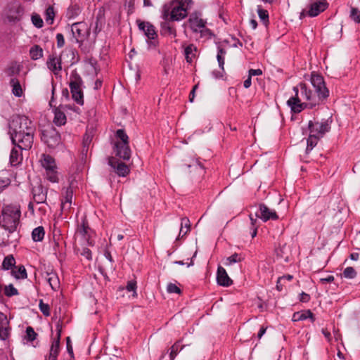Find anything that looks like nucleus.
Wrapping results in <instances>:
<instances>
[{
    "label": "nucleus",
    "instance_id": "24",
    "mask_svg": "<svg viewBox=\"0 0 360 360\" xmlns=\"http://www.w3.org/2000/svg\"><path fill=\"white\" fill-rule=\"evenodd\" d=\"M53 122L57 126H62L66 123V116L60 108L56 109Z\"/></svg>",
    "mask_w": 360,
    "mask_h": 360
},
{
    "label": "nucleus",
    "instance_id": "37",
    "mask_svg": "<svg viewBox=\"0 0 360 360\" xmlns=\"http://www.w3.org/2000/svg\"><path fill=\"white\" fill-rule=\"evenodd\" d=\"M181 227L180 231H179V236H181L183 237L190 230V221H189V219H187V218L181 219Z\"/></svg>",
    "mask_w": 360,
    "mask_h": 360
},
{
    "label": "nucleus",
    "instance_id": "10",
    "mask_svg": "<svg viewBox=\"0 0 360 360\" xmlns=\"http://www.w3.org/2000/svg\"><path fill=\"white\" fill-rule=\"evenodd\" d=\"M328 7V3L326 0H319L312 2L309 4L308 10H302L300 13V19L305 16L311 18L319 15L321 13L323 12Z\"/></svg>",
    "mask_w": 360,
    "mask_h": 360
},
{
    "label": "nucleus",
    "instance_id": "13",
    "mask_svg": "<svg viewBox=\"0 0 360 360\" xmlns=\"http://www.w3.org/2000/svg\"><path fill=\"white\" fill-rule=\"evenodd\" d=\"M255 217L260 218L263 221L268 220H277L278 216L274 210H270L266 205L261 203L259 205V212H257Z\"/></svg>",
    "mask_w": 360,
    "mask_h": 360
},
{
    "label": "nucleus",
    "instance_id": "17",
    "mask_svg": "<svg viewBox=\"0 0 360 360\" xmlns=\"http://www.w3.org/2000/svg\"><path fill=\"white\" fill-rule=\"evenodd\" d=\"M33 199L37 204L44 203L46 200L47 190L41 184L34 186L32 190Z\"/></svg>",
    "mask_w": 360,
    "mask_h": 360
},
{
    "label": "nucleus",
    "instance_id": "7",
    "mask_svg": "<svg viewBox=\"0 0 360 360\" xmlns=\"http://www.w3.org/2000/svg\"><path fill=\"white\" fill-rule=\"evenodd\" d=\"M71 32L78 44H82L90 36V27L84 22L73 23L71 26Z\"/></svg>",
    "mask_w": 360,
    "mask_h": 360
},
{
    "label": "nucleus",
    "instance_id": "57",
    "mask_svg": "<svg viewBox=\"0 0 360 360\" xmlns=\"http://www.w3.org/2000/svg\"><path fill=\"white\" fill-rule=\"evenodd\" d=\"M126 289L128 292H133L134 295H136V281L131 280V281H128L127 286H126Z\"/></svg>",
    "mask_w": 360,
    "mask_h": 360
},
{
    "label": "nucleus",
    "instance_id": "56",
    "mask_svg": "<svg viewBox=\"0 0 360 360\" xmlns=\"http://www.w3.org/2000/svg\"><path fill=\"white\" fill-rule=\"evenodd\" d=\"M9 327L8 326H5L4 327L0 328V339L2 340H5L8 338L9 335Z\"/></svg>",
    "mask_w": 360,
    "mask_h": 360
},
{
    "label": "nucleus",
    "instance_id": "36",
    "mask_svg": "<svg viewBox=\"0 0 360 360\" xmlns=\"http://www.w3.org/2000/svg\"><path fill=\"white\" fill-rule=\"evenodd\" d=\"M115 136L119 139V141H117L115 143H129V136L124 129H117L115 134Z\"/></svg>",
    "mask_w": 360,
    "mask_h": 360
},
{
    "label": "nucleus",
    "instance_id": "27",
    "mask_svg": "<svg viewBox=\"0 0 360 360\" xmlns=\"http://www.w3.org/2000/svg\"><path fill=\"white\" fill-rule=\"evenodd\" d=\"M174 4H176L175 0L170 1L169 4H165L162 8V18L165 20H168L170 19V13L172 8L174 6Z\"/></svg>",
    "mask_w": 360,
    "mask_h": 360
},
{
    "label": "nucleus",
    "instance_id": "12",
    "mask_svg": "<svg viewBox=\"0 0 360 360\" xmlns=\"http://www.w3.org/2000/svg\"><path fill=\"white\" fill-rule=\"evenodd\" d=\"M108 165L119 176L124 177L130 172L129 167L125 163L120 162L116 158H109Z\"/></svg>",
    "mask_w": 360,
    "mask_h": 360
},
{
    "label": "nucleus",
    "instance_id": "29",
    "mask_svg": "<svg viewBox=\"0 0 360 360\" xmlns=\"http://www.w3.org/2000/svg\"><path fill=\"white\" fill-rule=\"evenodd\" d=\"M45 235L44 229L43 226H38L33 229L32 232V240L35 242L41 241Z\"/></svg>",
    "mask_w": 360,
    "mask_h": 360
},
{
    "label": "nucleus",
    "instance_id": "31",
    "mask_svg": "<svg viewBox=\"0 0 360 360\" xmlns=\"http://www.w3.org/2000/svg\"><path fill=\"white\" fill-rule=\"evenodd\" d=\"M41 165L45 169V171L52 168H56V167L54 159L49 155H44V158L41 160Z\"/></svg>",
    "mask_w": 360,
    "mask_h": 360
},
{
    "label": "nucleus",
    "instance_id": "58",
    "mask_svg": "<svg viewBox=\"0 0 360 360\" xmlns=\"http://www.w3.org/2000/svg\"><path fill=\"white\" fill-rule=\"evenodd\" d=\"M66 347L68 354H70L71 358H74L73 349L71 344V340L70 337L66 338Z\"/></svg>",
    "mask_w": 360,
    "mask_h": 360
},
{
    "label": "nucleus",
    "instance_id": "26",
    "mask_svg": "<svg viewBox=\"0 0 360 360\" xmlns=\"http://www.w3.org/2000/svg\"><path fill=\"white\" fill-rule=\"evenodd\" d=\"M10 85L12 86V93L16 97H21L23 92L19 80L13 77L11 79Z\"/></svg>",
    "mask_w": 360,
    "mask_h": 360
},
{
    "label": "nucleus",
    "instance_id": "16",
    "mask_svg": "<svg viewBox=\"0 0 360 360\" xmlns=\"http://www.w3.org/2000/svg\"><path fill=\"white\" fill-rule=\"evenodd\" d=\"M187 8L184 7L181 4L174 5L170 13V20L172 21H179L187 16Z\"/></svg>",
    "mask_w": 360,
    "mask_h": 360
},
{
    "label": "nucleus",
    "instance_id": "53",
    "mask_svg": "<svg viewBox=\"0 0 360 360\" xmlns=\"http://www.w3.org/2000/svg\"><path fill=\"white\" fill-rule=\"evenodd\" d=\"M59 350H60V349H58L57 347H51L50 352H49V355L48 357H46L45 359H47V360H56L57 357H58V355L59 354Z\"/></svg>",
    "mask_w": 360,
    "mask_h": 360
},
{
    "label": "nucleus",
    "instance_id": "45",
    "mask_svg": "<svg viewBox=\"0 0 360 360\" xmlns=\"http://www.w3.org/2000/svg\"><path fill=\"white\" fill-rule=\"evenodd\" d=\"M37 336V333L34 331V330L33 329L32 327L28 326L26 328L25 339L28 342H32L33 340H34L36 339Z\"/></svg>",
    "mask_w": 360,
    "mask_h": 360
},
{
    "label": "nucleus",
    "instance_id": "61",
    "mask_svg": "<svg viewBox=\"0 0 360 360\" xmlns=\"http://www.w3.org/2000/svg\"><path fill=\"white\" fill-rule=\"evenodd\" d=\"M9 323L7 316L2 312H0V328L8 326Z\"/></svg>",
    "mask_w": 360,
    "mask_h": 360
},
{
    "label": "nucleus",
    "instance_id": "1",
    "mask_svg": "<svg viewBox=\"0 0 360 360\" xmlns=\"http://www.w3.org/2000/svg\"><path fill=\"white\" fill-rule=\"evenodd\" d=\"M8 128L13 145L25 150L32 148L35 127L27 116L13 115L9 121Z\"/></svg>",
    "mask_w": 360,
    "mask_h": 360
},
{
    "label": "nucleus",
    "instance_id": "30",
    "mask_svg": "<svg viewBox=\"0 0 360 360\" xmlns=\"http://www.w3.org/2000/svg\"><path fill=\"white\" fill-rule=\"evenodd\" d=\"M182 166L187 168H193L200 174H202L204 172V167L198 160H192L189 163L186 162Z\"/></svg>",
    "mask_w": 360,
    "mask_h": 360
},
{
    "label": "nucleus",
    "instance_id": "18",
    "mask_svg": "<svg viewBox=\"0 0 360 360\" xmlns=\"http://www.w3.org/2000/svg\"><path fill=\"white\" fill-rule=\"evenodd\" d=\"M217 282L221 286L228 287L232 285L233 281L229 278L225 269L219 266L217 271Z\"/></svg>",
    "mask_w": 360,
    "mask_h": 360
},
{
    "label": "nucleus",
    "instance_id": "46",
    "mask_svg": "<svg viewBox=\"0 0 360 360\" xmlns=\"http://www.w3.org/2000/svg\"><path fill=\"white\" fill-rule=\"evenodd\" d=\"M4 293L7 297H12L18 295V291L13 284H9L5 287Z\"/></svg>",
    "mask_w": 360,
    "mask_h": 360
},
{
    "label": "nucleus",
    "instance_id": "8",
    "mask_svg": "<svg viewBox=\"0 0 360 360\" xmlns=\"http://www.w3.org/2000/svg\"><path fill=\"white\" fill-rule=\"evenodd\" d=\"M311 83L315 89V92L323 101L329 96V91L326 86L324 79L322 75L312 72L311 75Z\"/></svg>",
    "mask_w": 360,
    "mask_h": 360
},
{
    "label": "nucleus",
    "instance_id": "19",
    "mask_svg": "<svg viewBox=\"0 0 360 360\" xmlns=\"http://www.w3.org/2000/svg\"><path fill=\"white\" fill-rule=\"evenodd\" d=\"M183 349V347L180 345V342H176L170 348V352L163 354L160 360H174L177 354Z\"/></svg>",
    "mask_w": 360,
    "mask_h": 360
},
{
    "label": "nucleus",
    "instance_id": "60",
    "mask_svg": "<svg viewBox=\"0 0 360 360\" xmlns=\"http://www.w3.org/2000/svg\"><path fill=\"white\" fill-rule=\"evenodd\" d=\"M81 255L83 257H84L86 259H87L88 260H91L92 259L91 251L89 248H84L82 249Z\"/></svg>",
    "mask_w": 360,
    "mask_h": 360
},
{
    "label": "nucleus",
    "instance_id": "23",
    "mask_svg": "<svg viewBox=\"0 0 360 360\" xmlns=\"http://www.w3.org/2000/svg\"><path fill=\"white\" fill-rule=\"evenodd\" d=\"M46 63L49 69L53 71L54 74H56V71H59L62 69L60 60L58 59L56 56H50Z\"/></svg>",
    "mask_w": 360,
    "mask_h": 360
},
{
    "label": "nucleus",
    "instance_id": "39",
    "mask_svg": "<svg viewBox=\"0 0 360 360\" xmlns=\"http://www.w3.org/2000/svg\"><path fill=\"white\" fill-rule=\"evenodd\" d=\"M15 261L13 255H8L6 257L2 262V267L6 270L10 269L12 266H14Z\"/></svg>",
    "mask_w": 360,
    "mask_h": 360
},
{
    "label": "nucleus",
    "instance_id": "50",
    "mask_svg": "<svg viewBox=\"0 0 360 360\" xmlns=\"http://www.w3.org/2000/svg\"><path fill=\"white\" fill-rule=\"evenodd\" d=\"M160 26L162 31H165L170 34H175V30L170 25L169 22L167 20H165L164 22H161Z\"/></svg>",
    "mask_w": 360,
    "mask_h": 360
},
{
    "label": "nucleus",
    "instance_id": "51",
    "mask_svg": "<svg viewBox=\"0 0 360 360\" xmlns=\"http://www.w3.org/2000/svg\"><path fill=\"white\" fill-rule=\"evenodd\" d=\"M39 307L40 311L45 316H49L50 315L49 305L48 304L44 303L42 300H39Z\"/></svg>",
    "mask_w": 360,
    "mask_h": 360
},
{
    "label": "nucleus",
    "instance_id": "21",
    "mask_svg": "<svg viewBox=\"0 0 360 360\" xmlns=\"http://www.w3.org/2000/svg\"><path fill=\"white\" fill-rule=\"evenodd\" d=\"M307 319H309L312 323L315 321L314 315L309 309L295 312L292 315V320L295 322L304 321Z\"/></svg>",
    "mask_w": 360,
    "mask_h": 360
},
{
    "label": "nucleus",
    "instance_id": "33",
    "mask_svg": "<svg viewBox=\"0 0 360 360\" xmlns=\"http://www.w3.org/2000/svg\"><path fill=\"white\" fill-rule=\"evenodd\" d=\"M46 280L53 290H56L59 287V280L56 274H48Z\"/></svg>",
    "mask_w": 360,
    "mask_h": 360
},
{
    "label": "nucleus",
    "instance_id": "4",
    "mask_svg": "<svg viewBox=\"0 0 360 360\" xmlns=\"http://www.w3.org/2000/svg\"><path fill=\"white\" fill-rule=\"evenodd\" d=\"M24 14V6L19 1H13L6 6L2 16L5 22L15 25L22 20Z\"/></svg>",
    "mask_w": 360,
    "mask_h": 360
},
{
    "label": "nucleus",
    "instance_id": "41",
    "mask_svg": "<svg viewBox=\"0 0 360 360\" xmlns=\"http://www.w3.org/2000/svg\"><path fill=\"white\" fill-rule=\"evenodd\" d=\"M103 27V23L101 20V15H98L95 21V26L94 27L93 33L94 36V40L96 39L98 34L101 31Z\"/></svg>",
    "mask_w": 360,
    "mask_h": 360
},
{
    "label": "nucleus",
    "instance_id": "54",
    "mask_svg": "<svg viewBox=\"0 0 360 360\" xmlns=\"http://www.w3.org/2000/svg\"><path fill=\"white\" fill-rule=\"evenodd\" d=\"M89 229L90 228H89L86 219H83L82 225L79 228L78 231L81 235L84 236L85 235H86L88 233V231Z\"/></svg>",
    "mask_w": 360,
    "mask_h": 360
},
{
    "label": "nucleus",
    "instance_id": "35",
    "mask_svg": "<svg viewBox=\"0 0 360 360\" xmlns=\"http://www.w3.org/2000/svg\"><path fill=\"white\" fill-rule=\"evenodd\" d=\"M57 167L46 170V176L49 181L53 183L58 181Z\"/></svg>",
    "mask_w": 360,
    "mask_h": 360
},
{
    "label": "nucleus",
    "instance_id": "34",
    "mask_svg": "<svg viewBox=\"0 0 360 360\" xmlns=\"http://www.w3.org/2000/svg\"><path fill=\"white\" fill-rule=\"evenodd\" d=\"M320 139V137H317V136L311 133L309 134V136L307 139V146L306 148L307 153L311 151L316 146L318 141Z\"/></svg>",
    "mask_w": 360,
    "mask_h": 360
},
{
    "label": "nucleus",
    "instance_id": "3",
    "mask_svg": "<svg viewBox=\"0 0 360 360\" xmlns=\"http://www.w3.org/2000/svg\"><path fill=\"white\" fill-rule=\"evenodd\" d=\"M20 215L19 207L13 205L5 206L1 212L2 226L10 233L14 232L19 224Z\"/></svg>",
    "mask_w": 360,
    "mask_h": 360
},
{
    "label": "nucleus",
    "instance_id": "28",
    "mask_svg": "<svg viewBox=\"0 0 360 360\" xmlns=\"http://www.w3.org/2000/svg\"><path fill=\"white\" fill-rule=\"evenodd\" d=\"M20 70L21 65L16 62H13L7 68L6 72L8 77L13 78L20 73Z\"/></svg>",
    "mask_w": 360,
    "mask_h": 360
},
{
    "label": "nucleus",
    "instance_id": "48",
    "mask_svg": "<svg viewBox=\"0 0 360 360\" xmlns=\"http://www.w3.org/2000/svg\"><path fill=\"white\" fill-rule=\"evenodd\" d=\"M259 18L263 21V22L266 25L269 22V13L266 10H264L261 8H258L257 10Z\"/></svg>",
    "mask_w": 360,
    "mask_h": 360
},
{
    "label": "nucleus",
    "instance_id": "47",
    "mask_svg": "<svg viewBox=\"0 0 360 360\" xmlns=\"http://www.w3.org/2000/svg\"><path fill=\"white\" fill-rule=\"evenodd\" d=\"M356 276V271L355 269L352 266H348L343 271V276L346 278H354Z\"/></svg>",
    "mask_w": 360,
    "mask_h": 360
},
{
    "label": "nucleus",
    "instance_id": "38",
    "mask_svg": "<svg viewBox=\"0 0 360 360\" xmlns=\"http://www.w3.org/2000/svg\"><path fill=\"white\" fill-rule=\"evenodd\" d=\"M55 17V13L53 7L49 6L45 11V19L48 24L52 25Z\"/></svg>",
    "mask_w": 360,
    "mask_h": 360
},
{
    "label": "nucleus",
    "instance_id": "14",
    "mask_svg": "<svg viewBox=\"0 0 360 360\" xmlns=\"http://www.w3.org/2000/svg\"><path fill=\"white\" fill-rule=\"evenodd\" d=\"M113 150L115 155L123 160H129L131 158V151L129 143H115Z\"/></svg>",
    "mask_w": 360,
    "mask_h": 360
},
{
    "label": "nucleus",
    "instance_id": "2",
    "mask_svg": "<svg viewBox=\"0 0 360 360\" xmlns=\"http://www.w3.org/2000/svg\"><path fill=\"white\" fill-rule=\"evenodd\" d=\"M299 86L302 99L305 100L306 102H301V99L298 96V86H294L292 90L295 92V95L290 98L287 101V104L290 107V109L293 112L299 113L307 108H313L314 107L319 105L323 101L316 92H313L311 89L307 88L306 84L300 83Z\"/></svg>",
    "mask_w": 360,
    "mask_h": 360
},
{
    "label": "nucleus",
    "instance_id": "42",
    "mask_svg": "<svg viewBox=\"0 0 360 360\" xmlns=\"http://www.w3.org/2000/svg\"><path fill=\"white\" fill-rule=\"evenodd\" d=\"M80 13V8L77 5L70 6L68 8L67 16L68 18H73L77 16Z\"/></svg>",
    "mask_w": 360,
    "mask_h": 360
},
{
    "label": "nucleus",
    "instance_id": "59",
    "mask_svg": "<svg viewBox=\"0 0 360 360\" xmlns=\"http://www.w3.org/2000/svg\"><path fill=\"white\" fill-rule=\"evenodd\" d=\"M56 40H57V46L58 48H61L65 44V39L63 34L61 33H58L56 34Z\"/></svg>",
    "mask_w": 360,
    "mask_h": 360
},
{
    "label": "nucleus",
    "instance_id": "43",
    "mask_svg": "<svg viewBox=\"0 0 360 360\" xmlns=\"http://www.w3.org/2000/svg\"><path fill=\"white\" fill-rule=\"evenodd\" d=\"M13 274L14 276L18 279H24L27 276L26 269L22 265L18 266L17 270L13 271Z\"/></svg>",
    "mask_w": 360,
    "mask_h": 360
},
{
    "label": "nucleus",
    "instance_id": "55",
    "mask_svg": "<svg viewBox=\"0 0 360 360\" xmlns=\"http://www.w3.org/2000/svg\"><path fill=\"white\" fill-rule=\"evenodd\" d=\"M167 290L169 293L180 294L181 292V289L176 284L172 283L167 285Z\"/></svg>",
    "mask_w": 360,
    "mask_h": 360
},
{
    "label": "nucleus",
    "instance_id": "63",
    "mask_svg": "<svg viewBox=\"0 0 360 360\" xmlns=\"http://www.w3.org/2000/svg\"><path fill=\"white\" fill-rule=\"evenodd\" d=\"M285 283L284 281V278H281V277H279L276 282V289L278 291L283 290V287L285 285Z\"/></svg>",
    "mask_w": 360,
    "mask_h": 360
},
{
    "label": "nucleus",
    "instance_id": "11",
    "mask_svg": "<svg viewBox=\"0 0 360 360\" xmlns=\"http://www.w3.org/2000/svg\"><path fill=\"white\" fill-rule=\"evenodd\" d=\"M41 140L50 148H56L61 143L60 134L53 127L43 131Z\"/></svg>",
    "mask_w": 360,
    "mask_h": 360
},
{
    "label": "nucleus",
    "instance_id": "49",
    "mask_svg": "<svg viewBox=\"0 0 360 360\" xmlns=\"http://www.w3.org/2000/svg\"><path fill=\"white\" fill-rule=\"evenodd\" d=\"M241 257L240 255L237 253H234L230 257L226 258V262H225V265H231L234 263L239 262L241 261Z\"/></svg>",
    "mask_w": 360,
    "mask_h": 360
},
{
    "label": "nucleus",
    "instance_id": "64",
    "mask_svg": "<svg viewBox=\"0 0 360 360\" xmlns=\"http://www.w3.org/2000/svg\"><path fill=\"white\" fill-rule=\"evenodd\" d=\"M249 76L252 77V76H258L262 75V71L261 69H250L248 71Z\"/></svg>",
    "mask_w": 360,
    "mask_h": 360
},
{
    "label": "nucleus",
    "instance_id": "40",
    "mask_svg": "<svg viewBox=\"0 0 360 360\" xmlns=\"http://www.w3.org/2000/svg\"><path fill=\"white\" fill-rule=\"evenodd\" d=\"M93 136H94L93 130L90 131L88 129L83 137L82 146H84V148H85L86 146L89 148L91 143L92 141V139H93Z\"/></svg>",
    "mask_w": 360,
    "mask_h": 360
},
{
    "label": "nucleus",
    "instance_id": "25",
    "mask_svg": "<svg viewBox=\"0 0 360 360\" xmlns=\"http://www.w3.org/2000/svg\"><path fill=\"white\" fill-rule=\"evenodd\" d=\"M197 51V47L191 44L185 47L184 55L187 63H192L193 58L195 56V52Z\"/></svg>",
    "mask_w": 360,
    "mask_h": 360
},
{
    "label": "nucleus",
    "instance_id": "9",
    "mask_svg": "<svg viewBox=\"0 0 360 360\" xmlns=\"http://www.w3.org/2000/svg\"><path fill=\"white\" fill-rule=\"evenodd\" d=\"M188 25L190 28L193 32H210L209 29H205L206 20L202 18V14L200 12L195 11L190 14L188 20Z\"/></svg>",
    "mask_w": 360,
    "mask_h": 360
},
{
    "label": "nucleus",
    "instance_id": "20",
    "mask_svg": "<svg viewBox=\"0 0 360 360\" xmlns=\"http://www.w3.org/2000/svg\"><path fill=\"white\" fill-rule=\"evenodd\" d=\"M23 149L19 148L17 146H15L11 151L10 154V164L12 166H17L21 163L22 160V150Z\"/></svg>",
    "mask_w": 360,
    "mask_h": 360
},
{
    "label": "nucleus",
    "instance_id": "52",
    "mask_svg": "<svg viewBox=\"0 0 360 360\" xmlns=\"http://www.w3.org/2000/svg\"><path fill=\"white\" fill-rule=\"evenodd\" d=\"M350 18L356 23L360 22V11L356 8H352L350 11Z\"/></svg>",
    "mask_w": 360,
    "mask_h": 360
},
{
    "label": "nucleus",
    "instance_id": "15",
    "mask_svg": "<svg viewBox=\"0 0 360 360\" xmlns=\"http://www.w3.org/2000/svg\"><path fill=\"white\" fill-rule=\"evenodd\" d=\"M137 23L139 30L144 32V34L148 39H155L157 38L158 34L155 31V28L151 23L148 22H145L141 20H137Z\"/></svg>",
    "mask_w": 360,
    "mask_h": 360
},
{
    "label": "nucleus",
    "instance_id": "6",
    "mask_svg": "<svg viewBox=\"0 0 360 360\" xmlns=\"http://www.w3.org/2000/svg\"><path fill=\"white\" fill-rule=\"evenodd\" d=\"M331 117L327 120H322L321 122H313L310 120L308 123L309 132L322 138L324 134L330 129Z\"/></svg>",
    "mask_w": 360,
    "mask_h": 360
},
{
    "label": "nucleus",
    "instance_id": "32",
    "mask_svg": "<svg viewBox=\"0 0 360 360\" xmlns=\"http://www.w3.org/2000/svg\"><path fill=\"white\" fill-rule=\"evenodd\" d=\"M30 55L32 60H38L43 56V49L39 45H34L30 49Z\"/></svg>",
    "mask_w": 360,
    "mask_h": 360
},
{
    "label": "nucleus",
    "instance_id": "22",
    "mask_svg": "<svg viewBox=\"0 0 360 360\" xmlns=\"http://www.w3.org/2000/svg\"><path fill=\"white\" fill-rule=\"evenodd\" d=\"M72 182L70 183L69 187L66 188L65 200L61 202V210H68L70 208V205L72 203V196H73V190L72 188Z\"/></svg>",
    "mask_w": 360,
    "mask_h": 360
},
{
    "label": "nucleus",
    "instance_id": "62",
    "mask_svg": "<svg viewBox=\"0 0 360 360\" xmlns=\"http://www.w3.org/2000/svg\"><path fill=\"white\" fill-rule=\"evenodd\" d=\"M250 219V229L258 228L259 224L257 221V217H254L252 214L249 215Z\"/></svg>",
    "mask_w": 360,
    "mask_h": 360
},
{
    "label": "nucleus",
    "instance_id": "44",
    "mask_svg": "<svg viewBox=\"0 0 360 360\" xmlns=\"http://www.w3.org/2000/svg\"><path fill=\"white\" fill-rule=\"evenodd\" d=\"M31 20L32 24L37 28H41L44 25V22L41 16L37 13L32 15Z\"/></svg>",
    "mask_w": 360,
    "mask_h": 360
},
{
    "label": "nucleus",
    "instance_id": "5",
    "mask_svg": "<svg viewBox=\"0 0 360 360\" xmlns=\"http://www.w3.org/2000/svg\"><path fill=\"white\" fill-rule=\"evenodd\" d=\"M83 81L80 75L74 71L70 75L69 86L72 99L80 105H84V94L81 88Z\"/></svg>",
    "mask_w": 360,
    "mask_h": 360
}]
</instances>
